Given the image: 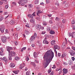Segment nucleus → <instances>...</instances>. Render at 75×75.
Instances as JSON below:
<instances>
[{
	"instance_id": "obj_19",
	"label": "nucleus",
	"mask_w": 75,
	"mask_h": 75,
	"mask_svg": "<svg viewBox=\"0 0 75 75\" xmlns=\"http://www.w3.org/2000/svg\"><path fill=\"white\" fill-rule=\"evenodd\" d=\"M71 37L72 38H75V32H73L71 33Z\"/></svg>"
},
{
	"instance_id": "obj_1",
	"label": "nucleus",
	"mask_w": 75,
	"mask_h": 75,
	"mask_svg": "<svg viewBox=\"0 0 75 75\" xmlns=\"http://www.w3.org/2000/svg\"><path fill=\"white\" fill-rule=\"evenodd\" d=\"M54 58V52L51 50L48 51L45 54L43 57L44 60L46 61L45 68L47 67L51 60Z\"/></svg>"
},
{
	"instance_id": "obj_48",
	"label": "nucleus",
	"mask_w": 75,
	"mask_h": 75,
	"mask_svg": "<svg viewBox=\"0 0 75 75\" xmlns=\"http://www.w3.org/2000/svg\"><path fill=\"white\" fill-rule=\"evenodd\" d=\"M13 73H14V74H17L18 73V72H17V71H13Z\"/></svg>"
},
{
	"instance_id": "obj_55",
	"label": "nucleus",
	"mask_w": 75,
	"mask_h": 75,
	"mask_svg": "<svg viewBox=\"0 0 75 75\" xmlns=\"http://www.w3.org/2000/svg\"><path fill=\"white\" fill-rule=\"evenodd\" d=\"M27 25H25V27H27L28 28H30V26H29V24H28Z\"/></svg>"
},
{
	"instance_id": "obj_45",
	"label": "nucleus",
	"mask_w": 75,
	"mask_h": 75,
	"mask_svg": "<svg viewBox=\"0 0 75 75\" xmlns=\"http://www.w3.org/2000/svg\"><path fill=\"white\" fill-rule=\"evenodd\" d=\"M8 12H5L4 13V15H7L8 14Z\"/></svg>"
},
{
	"instance_id": "obj_57",
	"label": "nucleus",
	"mask_w": 75,
	"mask_h": 75,
	"mask_svg": "<svg viewBox=\"0 0 75 75\" xmlns=\"http://www.w3.org/2000/svg\"><path fill=\"white\" fill-rule=\"evenodd\" d=\"M8 5H6L5 7L6 9H7V8H8Z\"/></svg>"
},
{
	"instance_id": "obj_60",
	"label": "nucleus",
	"mask_w": 75,
	"mask_h": 75,
	"mask_svg": "<svg viewBox=\"0 0 75 75\" xmlns=\"http://www.w3.org/2000/svg\"><path fill=\"white\" fill-rule=\"evenodd\" d=\"M13 4H14V5H15V6H16L17 4H16V3L15 2H13L12 3Z\"/></svg>"
},
{
	"instance_id": "obj_13",
	"label": "nucleus",
	"mask_w": 75,
	"mask_h": 75,
	"mask_svg": "<svg viewBox=\"0 0 75 75\" xmlns=\"http://www.w3.org/2000/svg\"><path fill=\"white\" fill-rule=\"evenodd\" d=\"M55 42V40H53L51 42V43L52 45H54L55 44H56Z\"/></svg>"
},
{
	"instance_id": "obj_59",
	"label": "nucleus",
	"mask_w": 75,
	"mask_h": 75,
	"mask_svg": "<svg viewBox=\"0 0 75 75\" xmlns=\"http://www.w3.org/2000/svg\"><path fill=\"white\" fill-rule=\"evenodd\" d=\"M72 50L75 51V47L72 46Z\"/></svg>"
},
{
	"instance_id": "obj_27",
	"label": "nucleus",
	"mask_w": 75,
	"mask_h": 75,
	"mask_svg": "<svg viewBox=\"0 0 75 75\" xmlns=\"http://www.w3.org/2000/svg\"><path fill=\"white\" fill-rule=\"evenodd\" d=\"M4 18V17H3L2 16H1L0 17V21H1Z\"/></svg>"
},
{
	"instance_id": "obj_33",
	"label": "nucleus",
	"mask_w": 75,
	"mask_h": 75,
	"mask_svg": "<svg viewBox=\"0 0 75 75\" xmlns=\"http://www.w3.org/2000/svg\"><path fill=\"white\" fill-rule=\"evenodd\" d=\"M16 28L17 31H19V30H20V28L19 27L17 26Z\"/></svg>"
},
{
	"instance_id": "obj_41",
	"label": "nucleus",
	"mask_w": 75,
	"mask_h": 75,
	"mask_svg": "<svg viewBox=\"0 0 75 75\" xmlns=\"http://www.w3.org/2000/svg\"><path fill=\"white\" fill-rule=\"evenodd\" d=\"M33 41H34V40L31 38L29 40V42L30 43L33 42Z\"/></svg>"
},
{
	"instance_id": "obj_54",
	"label": "nucleus",
	"mask_w": 75,
	"mask_h": 75,
	"mask_svg": "<svg viewBox=\"0 0 75 75\" xmlns=\"http://www.w3.org/2000/svg\"><path fill=\"white\" fill-rule=\"evenodd\" d=\"M71 59L73 61H74L75 60V57H71Z\"/></svg>"
},
{
	"instance_id": "obj_10",
	"label": "nucleus",
	"mask_w": 75,
	"mask_h": 75,
	"mask_svg": "<svg viewBox=\"0 0 75 75\" xmlns=\"http://www.w3.org/2000/svg\"><path fill=\"white\" fill-rule=\"evenodd\" d=\"M67 56V53L65 52H64L63 54L62 55L61 58H64V57H66Z\"/></svg>"
},
{
	"instance_id": "obj_16",
	"label": "nucleus",
	"mask_w": 75,
	"mask_h": 75,
	"mask_svg": "<svg viewBox=\"0 0 75 75\" xmlns=\"http://www.w3.org/2000/svg\"><path fill=\"white\" fill-rule=\"evenodd\" d=\"M68 63L69 65H72V64H73V62L72 60H69Z\"/></svg>"
},
{
	"instance_id": "obj_24",
	"label": "nucleus",
	"mask_w": 75,
	"mask_h": 75,
	"mask_svg": "<svg viewBox=\"0 0 75 75\" xmlns=\"http://www.w3.org/2000/svg\"><path fill=\"white\" fill-rule=\"evenodd\" d=\"M31 65H32L33 67H35V64L34 62H31L30 63Z\"/></svg>"
},
{
	"instance_id": "obj_12",
	"label": "nucleus",
	"mask_w": 75,
	"mask_h": 75,
	"mask_svg": "<svg viewBox=\"0 0 75 75\" xmlns=\"http://www.w3.org/2000/svg\"><path fill=\"white\" fill-rule=\"evenodd\" d=\"M63 71L64 74H67L68 72V69H65V68L63 69Z\"/></svg>"
},
{
	"instance_id": "obj_8",
	"label": "nucleus",
	"mask_w": 75,
	"mask_h": 75,
	"mask_svg": "<svg viewBox=\"0 0 75 75\" xmlns=\"http://www.w3.org/2000/svg\"><path fill=\"white\" fill-rule=\"evenodd\" d=\"M6 50L8 52V53H9V52H10V51L11 50H13V48L11 47H10L9 46H8L6 47Z\"/></svg>"
},
{
	"instance_id": "obj_38",
	"label": "nucleus",
	"mask_w": 75,
	"mask_h": 75,
	"mask_svg": "<svg viewBox=\"0 0 75 75\" xmlns=\"http://www.w3.org/2000/svg\"><path fill=\"white\" fill-rule=\"evenodd\" d=\"M28 16L29 17H30V18H33V17L32 16V15L29 14Z\"/></svg>"
},
{
	"instance_id": "obj_20",
	"label": "nucleus",
	"mask_w": 75,
	"mask_h": 75,
	"mask_svg": "<svg viewBox=\"0 0 75 75\" xmlns=\"http://www.w3.org/2000/svg\"><path fill=\"white\" fill-rule=\"evenodd\" d=\"M33 57H34L35 58H37V57H38V55L36 52H34L33 53Z\"/></svg>"
},
{
	"instance_id": "obj_2",
	"label": "nucleus",
	"mask_w": 75,
	"mask_h": 75,
	"mask_svg": "<svg viewBox=\"0 0 75 75\" xmlns=\"http://www.w3.org/2000/svg\"><path fill=\"white\" fill-rule=\"evenodd\" d=\"M27 0H20L18 1V3L21 6H24L25 3H27Z\"/></svg>"
},
{
	"instance_id": "obj_64",
	"label": "nucleus",
	"mask_w": 75,
	"mask_h": 75,
	"mask_svg": "<svg viewBox=\"0 0 75 75\" xmlns=\"http://www.w3.org/2000/svg\"><path fill=\"white\" fill-rule=\"evenodd\" d=\"M48 16L49 17H51L52 16V15L50 14H48Z\"/></svg>"
},
{
	"instance_id": "obj_26",
	"label": "nucleus",
	"mask_w": 75,
	"mask_h": 75,
	"mask_svg": "<svg viewBox=\"0 0 75 75\" xmlns=\"http://www.w3.org/2000/svg\"><path fill=\"white\" fill-rule=\"evenodd\" d=\"M25 58L26 61H28L29 60V58H28V56H26Z\"/></svg>"
},
{
	"instance_id": "obj_14",
	"label": "nucleus",
	"mask_w": 75,
	"mask_h": 75,
	"mask_svg": "<svg viewBox=\"0 0 75 75\" xmlns=\"http://www.w3.org/2000/svg\"><path fill=\"white\" fill-rule=\"evenodd\" d=\"M1 51H0V54L1 55H3V52L4 51V50L3 49V48H1Z\"/></svg>"
},
{
	"instance_id": "obj_30",
	"label": "nucleus",
	"mask_w": 75,
	"mask_h": 75,
	"mask_svg": "<svg viewBox=\"0 0 75 75\" xmlns=\"http://www.w3.org/2000/svg\"><path fill=\"white\" fill-rule=\"evenodd\" d=\"M34 3L35 4H38V0H36L34 1Z\"/></svg>"
},
{
	"instance_id": "obj_62",
	"label": "nucleus",
	"mask_w": 75,
	"mask_h": 75,
	"mask_svg": "<svg viewBox=\"0 0 75 75\" xmlns=\"http://www.w3.org/2000/svg\"><path fill=\"white\" fill-rule=\"evenodd\" d=\"M61 53H59L58 54V57H61Z\"/></svg>"
},
{
	"instance_id": "obj_5",
	"label": "nucleus",
	"mask_w": 75,
	"mask_h": 75,
	"mask_svg": "<svg viewBox=\"0 0 75 75\" xmlns=\"http://www.w3.org/2000/svg\"><path fill=\"white\" fill-rule=\"evenodd\" d=\"M1 40L2 42L5 43L7 41V38L6 37L2 36L1 38Z\"/></svg>"
},
{
	"instance_id": "obj_42",
	"label": "nucleus",
	"mask_w": 75,
	"mask_h": 75,
	"mask_svg": "<svg viewBox=\"0 0 75 75\" xmlns=\"http://www.w3.org/2000/svg\"><path fill=\"white\" fill-rule=\"evenodd\" d=\"M51 72V69L50 68L48 70V74H50Z\"/></svg>"
},
{
	"instance_id": "obj_17",
	"label": "nucleus",
	"mask_w": 75,
	"mask_h": 75,
	"mask_svg": "<svg viewBox=\"0 0 75 75\" xmlns=\"http://www.w3.org/2000/svg\"><path fill=\"white\" fill-rule=\"evenodd\" d=\"M10 66L12 68H14V67H15V64H14L11 63L10 64Z\"/></svg>"
},
{
	"instance_id": "obj_37",
	"label": "nucleus",
	"mask_w": 75,
	"mask_h": 75,
	"mask_svg": "<svg viewBox=\"0 0 75 75\" xmlns=\"http://www.w3.org/2000/svg\"><path fill=\"white\" fill-rule=\"evenodd\" d=\"M18 33H17V34H16L15 35V38H16V39L17 38H18Z\"/></svg>"
},
{
	"instance_id": "obj_39",
	"label": "nucleus",
	"mask_w": 75,
	"mask_h": 75,
	"mask_svg": "<svg viewBox=\"0 0 75 75\" xmlns=\"http://www.w3.org/2000/svg\"><path fill=\"white\" fill-rule=\"evenodd\" d=\"M25 34H28L29 33V32L27 30H25Z\"/></svg>"
},
{
	"instance_id": "obj_61",
	"label": "nucleus",
	"mask_w": 75,
	"mask_h": 75,
	"mask_svg": "<svg viewBox=\"0 0 75 75\" xmlns=\"http://www.w3.org/2000/svg\"><path fill=\"white\" fill-rule=\"evenodd\" d=\"M5 23L6 24H8V23H9V21H5Z\"/></svg>"
},
{
	"instance_id": "obj_25",
	"label": "nucleus",
	"mask_w": 75,
	"mask_h": 75,
	"mask_svg": "<svg viewBox=\"0 0 75 75\" xmlns=\"http://www.w3.org/2000/svg\"><path fill=\"white\" fill-rule=\"evenodd\" d=\"M15 22H14V21L12 20L10 21V24L11 25H12V24H13V23H14Z\"/></svg>"
},
{
	"instance_id": "obj_53",
	"label": "nucleus",
	"mask_w": 75,
	"mask_h": 75,
	"mask_svg": "<svg viewBox=\"0 0 75 75\" xmlns=\"http://www.w3.org/2000/svg\"><path fill=\"white\" fill-rule=\"evenodd\" d=\"M72 34L71 33H68V35H69V37H71V36H72Z\"/></svg>"
},
{
	"instance_id": "obj_43",
	"label": "nucleus",
	"mask_w": 75,
	"mask_h": 75,
	"mask_svg": "<svg viewBox=\"0 0 75 75\" xmlns=\"http://www.w3.org/2000/svg\"><path fill=\"white\" fill-rule=\"evenodd\" d=\"M33 5L31 4H30L29 5V8H32V7H33Z\"/></svg>"
},
{
	"instance_id": "obj_3",
	"label": "nucleus",
	"mask_w": 75,
	"mask_h": 75,
	"mask_svg": "<svg viewBox=\"0 0 75 75\" xmlns=\"http://www.w3.org/2000/svg\"><path fill=\"white\" fill-rule=\"evenodd\" d=\"M5 28V27H4V25H2L1 26H0V31H1L2 33H4Z\"/></svg>"
},
{
	"instance_id": "obj_56",
	"label": "nucleus",
	"mask_w": 75,
	"mask_h": 75,
	"mask_svg": "<svg viewBox=\"0 0 75 75\" xmlns=\"http://www.w3.org/2000/svg\"><path fill=\"white\" fill-rule=\"evenodd\" d=\"M72 28H73V30H75V25H73L72 26Z\"/></svg>"
},
{
	"instance_id": "obj_50",
	"label": "nucleus",
	"mask_w": 75,
	"mask_h": 75,
	"mask_svg": "<svg viewBox=\"0 0 75 75\" xmlns=\"http://www.w3.org/2000/svg\"><path fill=\"white\" fill-rule=\"evenodd\" d=\"M44 44H48V43H49V42H48L47 41H45V42H44Z\"/></svg>"
},
{
	"instance_id": "obj_23",
	"label": "nucleus",
	"mask_w": 75,
	"mask_h": 75,
	"mask_svg": "<svg viewBox=\"0 0 75 75\" xmlns=\"http://www.w3.org/2000/svg\"><path fill=\"white\" fill-rule=\"evenodd\" d=\"M35 21V20L34 18H32L30 20V23H33Z\"/></svg>"
},
{
	"instance_id": "obj_46",
	"label": "nucleus",
	"mask_w": 75,
	"mask_h": 75,
	"mask_svg": "<svg viewBox=\"0 0 75 75\" xmlns=\"http://www.w3.org/2000/svg\"><path fill=\"white\" fill-rule=\"evenodd\" d=\"M47 38H45L43 41V43H44V42H45V41H47Z\"/></svg>"
},
{
	"instance_id": "obj_35",
	"label": "nucleus",
	"mask_w": 75,
	"mask_h": 75,
	"mask_svg": "<svg viewBox=\"0 0 75 75\" xmlns=\"http://www.w3.org/2000/svg\"><path fill=\"white\" fill-rule=\"evenodd\" d=\"M25 64L24 63H22L20 65V66H21L22 67L24 68V67H25Z\"/></svg>"
},
{
	"instance_id": "obj_58",
	"label": "nucleus",
	"mask_w": 75,
	"mask_h": 75,
	"mask_svg": "<svg viewBox=\"0 0 75 75\" xmlns=\"http://www.w3.org/2000/svg\"><path fill=\"white\" fill-rule=\"evenodd\" d=\"M54 73V71H52L51 72V74H50V75H53Z\"/></svg>"
},
{
	"instance_id": "obj_21",
	"label": "nucleus",
	"mask_w": 75,
	"mask_h": 75,
	"mask_svg": "<svg viewBox=\"0 0 75 75\" xmlns=\"http://www.w3.org/2000/svg\"><path fill=\"white\" fill-rule=\"evenodd\" d=\"M15 59L16 61H18L20 59V57L18 56H16L15 57Z\"/></svg>"
},
{
	"instance_id": "obj_18",
	"label": "nucleus",
	"mask_w": 75,
	"mask_h": 75,
	"mask_svg": "<svg viewBox=\"0 0 75 75\" xmlns=\"http://www.w3.org/2000/svg\"><path fill=\"white\" fill-rule=\"evenodd\" d=\"M54 48L55 50L57 49V50H59V47L57 45H55L54 46Z\"/></svg>"
},
{
	"instance_id": "obj_6",
	"label": "nucleus",
	"mask_w": 75,
	"mask_h": 75,
	"mask_svg": "<svg viewBox=\"0 0 75 75\" xmlns=\"http://www.w3.org/2000/svg\"><path fill=\"white\" fill-rule=\"evenodd\" d=\"M69 53L71 56H74V55H75V51L73 50H70Z\"/></svg>"
},
{
	"instance_id": "obj_15",
	"label": "nucleus",
	"mask_w": 75,
	"mask_h": 75,
	"mask_svg": "<svg viewBox=\"0 0 75 75\" xmlns=\"http://www.w3.org/2000/svg\"><path fill=\"white\" fill-rule=\"evenodd\" d=\"M62 48L63 49H64L65 48V42H63L62 44Z\"/></svg>"
},
{
	"instance_id": "obj_11",
	"label": "nucleus",
	"mask_w": 75,
	"mask_h": 75,
	"mask_svg": "<svg viewBox=\"0 0 75 75\" xmlns=\"http://www.w3.org/2000/svg\"><path fill=\"white\" fill-rule=\"evenodd\" d=\"M0 59L2 61H5L6 62H7V58H6V57H4L3 58H0Z\"/></svg>"
},
{
	"instance_id": "obj_7",
	"label": "nucleus",
	"mask_w": 75,
	"mask_h": 75,
	"mask_svg": "<svg viewBox=\"0 0 75 75\" xmlns=\"http://www.w3.org/2000/svg\"><path fill=\"white\" fill-rule=\"evenodd\" d=\"M35 38H37V33H35L34 35L32 36L31 38V39H32L33 40H35Z\"/></svg>"
},
{
	"instance_id": "obj_49",
	"label": "nucleus",
	"mask_w": 75,
	"mask_h": 75,
	"mask_svg": "<svg viewBox=\"0 0 75 75\" xmlns=\"http://www.w3.org/2000/svg\"><path fill=\"white\" fill-rule=\"evenodd\" d=\"M65 6L66 7H68L69 6V4H66Z\"/></svg>"
},
{
	"instance_id": "obj_4",
	"label": "nucleus",
	"mask_w": 75,
	"mask_h": 75,
	"mask_svg": "<svg viewBox=\"0 0 75 75\" xmlns=\"http://www.w3.org/2000/svg\"><path fill=\"white\" fill-rule=\"evenodd\" d=\"M16 55V53L14 51L9 52V55H11V57H14Z\"/></svg>"
},
{
	"instance_id": "obj_51",
	"label": "nucleus",
	"mask_w": 75,
	"mask_h": 75,
	"mask_svg": "<svg viewBox=\"0 0 75 75\" xmlns=\"http://www.w3.org/2000/svg\"><path fill=\"white\" fill-rule=\"evenodd\" d=\"M35 12H34L32 14V16H33H33H35Z\"/></svg>"
},
{
	"instance_id": "obj_47",
	"label": "nucleus",
	"mask_w": 75,
	"mask_h": 75,
	"mask_svg": "<svg viewBox=\"0 0 75 75\" xmlns=\"http://www.w3.org/2000/svg\"><path fill=\"white\" fill-rule=\"evenodd\" d=\"M63 64L64 65H68V63L67 62H64Z\"/></svg>"
},
{
	"instance_id": "obj_34",
	"label": "nucleus",
	"mask_w": 75,
	"mask_h": 75,
	"mask_svg": "<svg viewBox=\"0 0 75 75\" xmlns=\"http://www.w3.org/2000/svg\"><path fill=\"white\" fill-rule=\"evenodd\" d=\"M42 12H41L40 11H38V13H37V16H39L40 13H41Z\"/></svg>"
},
{
	"instance_id": "obj_63",
	"label": "nucleus",
	"mask_w": 75,
	"mask_h": 75,
	"mask_svg": "<svg viewBox=\"0 0 75 75\" xmlns=\"http://www.w3.org/2000/svg\"><path fill=\"white\" fill-rule=\"evenodd\" d=\"M49 23H50V24H52V21L51 20H50L49 21Z\"/></svg>"
},
{
	"instance_id": "obj_36",
	"label": "nucleus",
	"mask_w": 75,
	"mask_h": 75,
	"mask_svg": "<svg viewBox=\"0 0 75 75\" xmlns=\"http://www.w3.org/2000/svg\"><path fill=\"white\" fill-rule=\"evenodd\" d=\"M25 64L24 63H22L20 65V66H21L22 67L24 68V67H25Z\"/></svg>"
},
{
	"instance_id": "obj_29",
	"label": "nucleus",
	"mask_w": 75,
	"mask_h": 75,
	"mask_svg": "<svg viewBox=\"0 0 75 75\" xmlns=\"http://www.w3.org/2000/svg\"><path fill=\"white\" fill-rule=\"evenodd\" d=\"M31 74L30 73V71H27L26 72V75H30Z\"/></svg>"
},
{
	"instance_id": "obj_31",
	"label": "nucleus",
	"mask_w": 75,
	"mask_h": 75,
	"mask_svg": "<svg viewBox=\"0 0 75 75\" xmlns=\"http://www.w3.org/2000/svg\"><path fill=\"white\" fill-rule=\"evenodd\" d=\"M51 30V28L49 27L47 28V31H50Z\"/></svg>"
},
{
	"instance_id": "obj_28",
	"label": "nucleus",
	"mask_w": 75,
	"mask_h": 75,
	"mask_svg": "<svg viewBox=\"0 0 75 75\" xmlns=\"http://www.w3.org/2000/svg\"><path fill=\"white\" fill-rule=\"evenodd\" d=\"M67 22V20L65 19H63L62 21V23H65Z\"/></svg>"
},
{
	"instance_id": "obj_40",
	"label": "nucleus",
	"mask_w": 75,
	"mask_h": 75,
	"mask_svg": "<svg viewBox=\"0 0 75 75\" xmlns=\"http://www.w3.org/2000/svg\"><path fill=\"white\" fill-rule=\"evenodd\" d=\"M55 20L56 21H59V18L58 17H57L55 18Z\"/></svg>"
},
{
	"instance_id": "obj_32",
	"label": "nucleus",
	"mask_w": 75,
	"mask_h": 75,
	"mask_svg": "<svg viewBox=\"0 0 75 75\" xmlns=\"http://www.w3.org/2000/svg\"><path fill=\"white\" fill-rule=\"evenodd\" d=\"M9 57H8L9 60H10V61L12 60V58H11V57L12 56H11V55H9Z\"/></svg>"
},
{
	"instance_id": "obj_52",
	"label": "nucleus",
	"mask_w": 75,
	"mask_h": 75,
	"mask_svg": "<svg viewBox=\"0 0 75 75\" xmlns=\"http://www.w3.org/2000/svg\"><path fill=\"white\" fill-rule=\"evenodd\" d=\"M71 24H74L75 23V21L74 20H73L71 22Z\"/></svg>"
},
{
	"instance_id": "obj_44",
	"label": "nucleus",
	"mask_w": 75,
	"mask_h": 75,
	"mask_svg": "<svg viewBox=\"0 0 75 75\" xmlns=\"http://www.w3.org/2000/svg\"><path fill=\"white\" fill-rule=\"evenodd\" d=\"M46 3L47 4L50 3V0H46Z\"/></svg>"
},
{
	"instance_id": "obj_22",
	"label": "nucleus",
	"mask_w": 75,
	"mask_h": 75,
	"mask_svg": "<svg viewBox=\"0 0 75 75\" xmlns=\"http://www.w3.org/2000/svg\"><path fill=\"white\" fill-rule=\"evenodd\" d=\"M50 33V34H54L55 33V32L52 30H51Z\"/></svg>"
},
{
	"instance_id": "obj_9",
	"label": "nucleus",
	"mask_w": 75,
	"mask_h": 75,
	"mask_svg": "<svg viewBox=\"0 0 75 75\" xmlns=\"http://www.w3.org/2000/svg\"><path fill=\"white\" fill-rule=\"evenodd\" d=\"M36 28L39 31H40V30H41V25H36Z\"/></svg>"
}]
</instances>
